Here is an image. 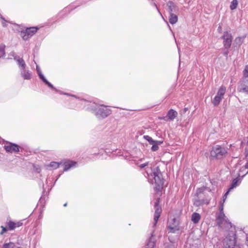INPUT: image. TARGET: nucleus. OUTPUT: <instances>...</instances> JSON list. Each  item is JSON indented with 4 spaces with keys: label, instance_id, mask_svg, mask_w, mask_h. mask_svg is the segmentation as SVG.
I'll return each mask as SVG.
<instances>
[{
    "label": "nucleus",
    "instance_id": "obj_1",
    "mask_svg": "<svg viewBox=\"0 0 248 248\" xmlns=\"http://www.w3.org/2000/svg\"><path fill=\"white\" fill-rule=\"evenodd\" d=\"M146 173L149 181L153 183V180H154L155 183L157 186L156 187V189H159L162 186L163 181L158 167H156L153 170L149 169L146 171Z\"/></svg>",
    "mask_w": 248,
    "mask_h": 248
},
{
    "label": "nucleus",
    "instance_id": "obj_2",
    "mask_svg": "<svg viewBox=\"0 0 248 248\" xmlns=\"http://www.w3.org/2000/svg\"><path fill=\"white\" fill-rule=\"evenodd\" d=\"M93 113L100 119L107 117L111 113V110L106 106L95 104L92 108Z\"/></svg>",
    "mask_w": 248,
    "mask_h": 248
},
{
    "label": "nucleus",
    "instance_id": "obj_3",
    "mask_svg": "<svg viewBox=\"0 0 248 248\" xmlns=\"http://www.w3.org/2000/svg\"><path fill=\"white\" fill-rule=\"evenodd\" d=\"M217 223L219 227L225 229L226 231H228V229L231 230L232 228H235L226 218L223 212L219 213L217 218Z\"/></svg>",
    "mask_w": 248,
    "mask_h": 248
},
{
    "label": "nucleus",
    "instance_id": "obj_4",
    "mask_svg": "<svg viewBox=\"0 0 248 248\" xmlns=\"http://www.w3.org/2000/svg\"><path fill=\"white\" fill-rule=\"evenodd\" d=\"M235 245V228H232L223 240L224 248H233Z\"/></svg>",
    "mask_w": 248,
    "mask_h": 248
},
{
    "label": "nucleus",
    "instance_id": "obj_5",
    "mask_svg": "<svg viewBox=\"0 0 248 248\" xmlns=\"http://www.w3.org/2000/svg\"><path fill=\"white\" fill-rule=\"evenodd\" d=\"M227 152L225 148L219 145H216L214 147L211 151V155L212 157L220 159L225 155Z\"/></svg>",
    "mask_w": 248,
    "mask_h": 248
},
{
    "label": "nucleus",
    "instance_id": "obj_6",
    "mask_svg": "<svg viewBox=\"0 0 248 248\" xmlns=\"http://www.w3.org/2000/svg\"><path fill=\"white\" fill-rule=\"evenodd\" d=\"M18 66L22 78L25 80L31 79L32 76L31 72L29 70L25 63H18Z\"/></svg>",
    "mask_w": 248,
    "mask_h": 248
},
{
    "label": "nucleus",
    "instance_id": "obj_7",
    "mask_svg": "<svg viewBox=\"0 0 248 248\" xmlns=\"http://www.w3.org/2000/svg\"><path fill=\"white\" fill-rule=\"evenodd\" d=\"M226 89L224 86H221L218 89L216 95L214 98L212 103L215 106H218L222 99L223 98L224 95L226 93Z\"/></svg>",
    "mask_w": 248,
    "mask_h": 248
},
{
    "label": "nucleus",
    "instance_id": "obj_8",
    "mask_svg": "<svg viewBox=\"0 0 248 248\" xmlns=\"http://www.w3.org/2000/svg\"><path fill=\"white\" fill-rule=\"evenodd\" d=\"M38 29V28L36 27L27 28L26 30L21 32L20 35L24 40H27L32 36L36 32Z\"/></svg>",
    "mask_w": 248,
    "mask_h": 248
},
{
    "label": "nucleus",
    "instance_id": "obj_9",
    "mask_svg": "<svg viewBox=\"0 0 248 248\" xmlns=\"http://www.w3.org/2000/svg\"><path fill=\"white\" fill-rule=\"evenodd\" d=\"M221 38L223 40V44L224 48L228 49L231 47L232 43V34L228 31H225Z\"/></svg>",
    "mask_w": 248,
    "mask_h": 248
},
{
    "label": "nucleus",
    "instance_id": "obj_10",
    "mask_svg": "<svg viewBox=\"0 0 248 248\" xmlns=\"http://www.w3.org/2000/svg\"><path fill=\"white\" fill-rule=\"evenodd\" d=\"M143 138L147 140L150 144L152 145L151 150L153 151H157L159 148L158 146L163 143V140H154L151 137L148 135L143 136Z\"/></svg>",
    "mask_w": 248,
    "mask_h": 248
},
{
    "label": "nucleus",
    "instance_id": "obj_11",
    "mask_svg": "<svg viewBox=\"0 0 248 248\" xmlns=\"http://www.w3.org/2000/svg\"><path fill=\"white\" fill-rule=\"evenodd\" d=\"M36 71H37V74L38 75V76L39 77V78L46 85H47L50 88H51L52 90L57 92H58V93H61V92L58 90V89H57L56 88H55L53 86V85L50 83L49 82H48L47 79L45 78V77H44V76L43 75V74L42 73V72L41 71V69L40 68V67L37 65H36Z\"/></svg>",
    "mask_w": 248,
    "mask_h": 248
},
{
    "label": "nucleus",
    "instance_id": "obj_12",
    "mask_svg": "<svg viewBox=\"0 0 248 248\" xmlns=\"http://www.w3.org/2000/svg\"><path fill=\"white\" fill-rule=\"evenodd\" d=\"M158 200H157L155 203V213L154 218V227L156 225L162 211L161 208L158 206Z\"/></svg>",
    "mask_w": 248,
    "mask_h": 248
},
{
    "label": "nucleus",
    "instance_id": "obj_13",
    "mask_svg": "<svg viewBox=\"0 0 248 248\" xmlns=\"http://www.w3.org/2000/svg\"><path fill=\"white\" fill-rule=\"evenodd\" d=\"M168 229L170 230L169 232L174 233L179 230L178 223L177 219L173 218L169 221Z\"/></svg>",
    "mask_w": 248,
    "mask_h": 248
},
{
    "label": "nucleus",
    "instance_id": "obj_14",
    "mask_svg": "<svg viewBox=\"0 0 248 248\" xmlns=\"http://www.w3.org/2000/svg\"><path fill=\"white\" fill-rule=\"evenodd\" d=\"M4 148L7 152L14 153L19 151L18 146L16 144L10 142L7 143L4 146Z\"/></svg>",
    "mask_w": 248,
    "mask_h": 248
},
{
    "label": "nucleus",
    "instance_id": "obj_15",
    "mask_svg": "<svg viewBox=\"0 0 248 248\" xmlns=\"http://www.w3.org/2000/svg\"><path fill=\"white\" fill-rule=\"evenodd\" d=\"M167 6L169 8V14L177 13L179 11L178 7L171 1H169L167 3Z\"/></svg>",
    "mask_w": 248,
    "mask_h": 248
},
{
    "label": "nucleus",
    "instance_id": "obj_16",
    "mask_svg": "<svg viewBox=\"0 0 248 248\" xmlns=\"http://www.w3.org/2000/svg\"><path fill=\"white\" fill-rule=\"evenodd\" d=\"M155 245V240L153 232L152 233L151 236L147 241V244L144 248H154Z\"/></svg>",
    "mask_w": 248,
    "mask_h": 248
},
{
    "label": "nucleus",
    "instance_id": "obj_17",
    "mask_svg": "<svg viewBox=\"0 0 248 248\" xmlns=\"http://www.w3.org/2000/svg\"><path fill=\"white\" fill-rule=\"evenodd\" d=\"M22 225V223L20 221L13 222L10 221L7 222V226L9 230H13L17 227H19Z\"/></svg>",
    "mask_w": 248,
    "mask_h": 248
},
{
    "label": "nucleus",
    "instance_id": "obj_18",
    "mask_svg": "<svg viewBox=\"0 0 248 248\" xmlns=\"http://www.w3.org/2000/svg\"><path fill=\"white\" fill-rule=\"evenodd\" d=\"M77 163L76 162L72 161H67L64 162L63 164L64 166V171H67L70 169L73 168L76 166Z\"/></svg>",
    "mask_w": 248,
    "mask_h": 248
},
{
    "label": "nucleus",
    "instance_id": "obj_19",
    "mask_svg": "<svg viewBox=\"0 0 248 248\" xmlns=\"http://www.w3.org/2000/svg\"><path fill=\"white\" fill-rule=\"evenodd\" d=\"M246 36H242L241 37H236L233 43V46L234 47H239L244 42Z\"/></svg>",
    "mask_w": 248,
    "mask_h": 248
},
{
    "label": "nucleus",
    "instance_id": "obj_20",
    "mask_svg": "<svg viewBox=\"0 0 248 248\" xmlns=\"http://www.w3.org/2000/svg\"><path fill=\"white\" fill-rule=\"evenodd\" d=\"M177 115L178 113L176 111L170 109L167 113L168 119L170 121H173L177 116Z\"/></svg>",
    "mask_w": 248,
    "mask_h": 248
},
{
    "label": "nucleus",
    "instance_id": "obj_21",
    "mask_svg": "<svg viewBox=\"0 0 248 248\" xmlns=\"http://www.w3.org/2000/svg\"><path fill=\"white\" fill-rule=\"evenodd\" d=\"M169 20L171 24H174L178 21V16L174 14H170Z\"/></svg>",
    "mask_w": 248,
    "mask_h": 248
},
{
    "label": "nucleus",
    "instance_id": "obj_22",
    "mask_svg": "<svg viewBox=\"0 0 248 248\" xmlns=\"http://www.w3.org/2000/svg\"><path fill=\"white\" fill-rule=\"evenodd\" d=\"M209 201L207 200H200L198 198L195 199L194 204L196 206H199L203 204H208Z\"/></svg>",
    "mask_w": 248,
    "mask_h": 248
},
{
    "label": "nucleus",
    "instance_id": "obj_23",
    "mask_svg": "<svg viewBox=\"0 0 248 248\" xmlns=\"http://www.w3.org/2000/svg\"><path fill=\"white\" fill-rule=\"evenodd\" d=\"M201 219V216L199 214L197 213H194L191 217V220L194 223H197L199 222Z\"/></svg>",
    "mask_w": 248,
    "mask_h": 248
},
{
    "label": "nucleus",
    "instance_id": "obj_24",
    "mask_svg": "<svg viewBox=\"0 0 248 248\" xmlns=\"http://www.w3.org/2000/svg\"><path fill=\"white\" fill-rule=\"evenodd\" d=\"M238 90L240 92H244L248 93V86H247L246 84L242 83L238 88Z\"/></svg>",
    "mask_w": 248,
    "mask_h": 248
},
{
    "label": "nucleus",
    "instance_id": "obj_25",
    "mask_svg": "<svg viewBox=\"0 0 248 248\" xmlns=\"http://www.w3.org/2000/svg\"><path fill=\"white\" fill-rule=\"evenodd\" d=\"M5 45L4 44L0 45V61L5 56Z\"/></svg>",
    "mask_w": 248,
    "mask_h": 248
},
{
    "label": "nucleus",
    "instance_id": "obj_26",
    "mask_svg": "<svg viewBox=\"0 0 248 248\" xmlns=\"http://www.w3.org/2000/svg\"><path fill=\"white\" fill-rule=\"evenodd\" d=\"M239 179L237 178L234 179L232 182L231 187L229 188V190H231L234 188L236 187L238 185Z\"/></svg>",
    "mask_w": 248,
    "mask_h": 248
},
{
    "label": "nucleus",
    "instance_id": "obj_27",
    "mask_svg": "<svg viewBox=\"0 0 248 248\" xmlns=\"http://www.w3.org/2000/svg\"><path fill=\"white\" fill-rule=\"evenodd\" d=\"M3 248H20L16 247L13 243H6L3 245Z\"/></svg>",
    "mask_w": 248,
    "mask_h": 248
},
{
    "label": "nucleus",
    "instance_id": "obj_28",
    "mask_svg": "<svg viewBox=\"0 0 248 248\" xmlns=\"http://www.w3.org/2000/svg\"><path fill=\"white\" fill-rule=\"evenodd\" d=\"M238 2L237 0H232L230 6V9L232 10L235 9L238 5Z\"/></svg>",
    "mask_w": 248,
    "mask_h": 248
},
{
    "label": "nucleus",
    "instance_id": "obj_29",
    "mask_svg": "<svg viewBox=\"0 0 248 248\" xmlns=\"http://www.w3.org/2000/svg\"><path fill=\"white\" fill-rule=\"evenodd\" d=\"M61 163H58L56 162H51L49 166L52 168V169H56L58 168H59L60 165L61 164Z\"/></svg>",
    "mask_w": 248,
    "mask_h": 248
},
{
    "label": "nucleus",
    "instance_id": "obj_30",
    "mask_svg": "<svg viewBox=\"0 0 248 248\" xmlns=\"http://www.w3.org/2000/svg\"><path fill=\"white\" fill-rule=\"evenodd\" d=\"M243 74L245 78L248 77V65H246L243 71Z\"/></svg>",
    "mask_w": 248,
    "mask_h": 248
},
{
    "label": "nucleus",
    "instance_id": "obj_31",
    "mask_svg": "<svg viewBox=\"0 0 248 248\" xmlns=\"http://www.w3.org/2000/svg\"><path fill=\"white\" fill-rule=\"evenodd\" d=\"M2 230L0 232V235H2L5 232H6L7 230V229L6 227H3V226H1Z\"/></svg>",
    "mask_w": 248,
    "mask_h": 248
},
{
    "label": "nucleus",
    "instance_id": "obj_32",
    "mask_svg": "<svg viewBox=\"0 0 248 248\" xmlns=\"http://www.w3.org/2000/svg\"><path fill=\"white\" fill-rule=\"evenodd\" d=\"M204 189H205V188L203 187L198 188L197 190V194H199L202 193L203 191V190H204Z\"/></svg>",
    "mask_w": 248,
    "mask_h": 248
},
{
    "label": "nucleus",
    "instance_id": "obj_33",
    "mask_svg": "<svg viewBox=\"0 0 248 248\" xmlns=\"http://www.w3.org/2000/svg\"><path fill=\"white\" fill-rule=\"evenodd\" d=\"M246 168H245V167H242L240 170V171H239V177H240L242 175V176L243 175L242 174V172L243 171H244V170L246 169Z\"/></svg>",
    "mask_w": 248,
    "mask_h": 248
},
{
    "label": "nucleus",
    "instance_id": "obj_34",
    "mask_svg": "<svg viewBox=\"0 0 248 248\" xmlns=\"http://www.w3.org/2000/svg\"><path fill=\"white\" fill-rule=\"evenodd\" d=\"M230 191L231 190H229V189L226 192V193L223 196V202H224L225 200L227 199V195Z\"/></svg>",
    "mask_w": 248,
    "mask_h": 248
},
{
    "label": "nucleus",
    "instance_id": "obj_35",
    "mask_svg": "<svg viewBox=\"0 0 248 248\" xmlns=\"http://www.w3.org/2000/svg\"><path fill=\"white\" fill-rule=\"evenodd\" d=\"M148 165V163H143L139 165L140 168H144Z\"/></svg>",
    "mask_w": 248,
    "mask_h": 248
},
{
    "label": "nucleus",
    "instance_id": "obj_36",
    "mask_svg": "<svg viewBox=\"0 0 248 248\" xmlns=\"http://www.w3.org/2000/svg\"><path fill=\"white\" fill-rule=\"evenodd\" d=\"M243 83H244V84H246V85H247V86H248V79H245L243 80Z\"/></svg>",
    "mask_w": 248,
    "mask_h": 248
},
{
    "label": "nucleus",
    "instance_id": "obj_37",
    "mask_svg": "<svg viewBox=\"0 0 248 248\" xmlns=\"http://www.w3.org/2000/svg\"><path fill=\"white\" fill-rule=\"evenodd\" d=\"M15 59L18 62H22L23 61V60L22 59H20L19 58H18V59L15 58Z\"/></svg>",
    "mask_w": 248,
    "mask_h": 248
},
{
    "label": "nucleus",
    "instance_id": "obj_38",
    "mask_svg": "<svg viewBox=\"0 0 248 248\" xmlns=\"http://www.w3.org/2000/svg\"><path fill=\"white\" fill-rule=\"evenodd\" d=\"M245 168L246 169H248V162L245 165ZM247 173H248V171L245 173L244 174V175H242V177H243L246 174H247Z\"/></svg>",
    "mask_w": 248,
    "mask_h": 248
},
{
    "label": "nucleus",
    "instance_id": "obj_39",
    "mask_svg": "<svg viewBox=\"0 0 248 248\" xmlns=\"http://www.w3.org/2000/svg\"><path fill=\"white\" fill-rule=\"evenodd\" d=\"M153 5H154L157 9L158 11L159 12V14H160V15L163 18V17L162 16L161 14L160 13V12H159L158 9L157 8V6L156 5V4L155 3H153Z\"/></svg>",
    "mask_w": 248,
    "mask_h": 248
},
{
    "label": "nucleus",
    "instance_id": "obj_40",
    "mask_svg": "<svg viewBox=\"0 0 248 248\" xmlns=\"http://www.w3.org/2000/svg\"><path fill=\"white\" fill-rule=\"evenodd\" d=\"M223 212V206L222 205L221 207H220V212Z\"/></svg>",
    "mask_w": 248,
    "mask_h": 248
},
{
    "label": "nucleus",
    "instance_id": "obj_41",
    "mask_svg": "<svg viewBox=\"0 0 248 248\" xmlns=\"http://www.w3.org/2000/svg\"><path fill=\"white\" fill-rule=\"evenodd\" d=\"M218 30L220 31L221 30V27L220 26H219L218 28Z\"/></svg>",
    "mask_w": 248,
    "mask_h": 248
},
{
    "label": "nucleus",
    "instance_id": "obj_42",
    "mask_svg": "<svg viewBox=\"0 0 248 248\" xmlns=\"http://www.w3.org/2000/svg\"><path fill=\"white\" fill-rule=\"evenodd\" d=\"M187 110V108H185L184 111L186 112Z\"/></svg>",
    "mask_w": 248,
    "mask_h": 248
},
{
    "label": "nucleus",
    "instance_id": "obj_43",
    "mask_svg": "<svg viewBox=\"0 0 248 248\" xmlns=\"http://www.w3.org/2000/svg\"><path fill=\"white\" fill-rule=\"evenodd\" d=\"M2 25H3V26H4V27L6 26V24H5V23H2Z\"/></svg>",
    "mask_w": 248,
    "mask_h": 248
},
{
    "label": "nucleus",
    "instance_id": "obj_44",
    "mask_svg": "<svg viewBox=\"0 0 248 248\" xmlns=\"http://www.w3.org/2000/svg\"><path fill=\"white\" fill-rule=\"evenodd\" d=\"M247 245L248 246V236L247 237Z\"/></svg>",
    "mask_w": 248,
    "mask_h": 248
},
{
    "label": "nucleus",
    "instance_id": "obj_45",
    "mask_svg": "<svg viewBox=\"0 0 248 248\" xmlns=\"http://www.w3.org/2000/svg\"><path fill=\"white\" fill-rule=\"evenodd\" d=\"M37 171L38 172H40V169H37Z\"/></svg>",
    "mask_w": 248,
    "mask_h": 248
},
{
    "label": "nucleus",
    "instance_id": "obj_46",
    "mask_svg": "<svg viewBox=\"0 0 248 248\" xmlns=\"http://www.w3.org/2000/svg\"><path fill=\"white\" fill-rule=\"evenodd\" d=\"M228 52L227 51V52H225V55H228Z\"/></svg>",
    "mask_w": 248,
    "mask_h": 248
},
{
    "label": "nucleus",
    "instance_id": "obj_47",
    "mask_svg": "<svg viewBox=\"0 0 248 248\" xmlns=\"http://www.w3.org/2000/svg\"><path fill=\"white\" fill-rule=\"evenodd\" d=\"M66 205H67V203H65V204L63 205V206H66Z\"/></svg>",
    "mask_w": 248,
    "mask_h": 248
}]
</instances>
